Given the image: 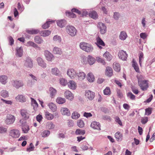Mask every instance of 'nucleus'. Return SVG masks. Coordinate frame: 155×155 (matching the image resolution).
<instances>
[{
	"mask_svg": "<svg viewBox=\"0 0 155 155\" xmlns=\"http://www.w3.org/2000/svg\"><path fill=\"white\" fill-rule=\"evenodd\" d=\"M46 127L48 129H51L54 128V126L52 122H50L47 123Z\"/></svg>",
	"mask_w": 155,
	"mask_h": 155,
	"instance_id": "nucleus-52",
	"label": "nucleus"
},
{
	"mask_svg": "<svg viewBox=\"0 0 155 155\" xmlns=\"http://www.w3.org/2000/svg\"><path fill=\"white\" fill-rule=\"evenodd\" d=\"M85 134L84 130H82L79 129H77L75 131V134L77 135H84Z\"/></svg>",
	"mask_w": 155,
	"mask_h": 155,
	"instance_id": "nucleus-48",
	"label": "nucleus"
},
{
	"mask_svg": "<svg viewBox=\"0 0 155 155\" xmlns=\"http://www.w3.org/2000/svg\"><path fill=\"white\" fill-rule=\"evenodd\" d=\"M127 96L131 100H134L135 99V95L131 92L128 93L127 94Z\"/></svg>",
	"mask_w": 155,
	"mask_h": 155,
	"instance_id": "nucleus-59",
	"label": "nucleus"
},
{
	"mask_svg": "<svg viewBox=\"0 0 155 155\" xmlns=\"http://www.w3.org/2000/svg\"><path fill=\"white\" fill-rule=\"evenodd\" d=\"M7 77L5 75L0 76V82L3 84H5L7 82Z\"/></svg>",
	"mask_w": 155,
	"mask_h": 155,
	"instance_id": "nucleus-37",
	"label": "nucleus"
},
{
	"mask_svg": "<svg viewBox=\"0 0 155 155\" xmlns=\"http://www.w3.org/2000/svg\"><path fill=\"white\" fill-rule=\"evenodd\" d=\"M21 114L22 117L27 119L29 118L30 114L26 110L22 109L21 110Z\"/></svg>",
	"mask_w": 155,
	"mask_h": 155,
	"instance_id": "nucleus-17",
	"label": "nucleus"
},
{
	"mask_svg": "<svg viewBox=\"0 0 155 155\" xmlns=\"http://www.w3.org/2000/svg\"><path fill=\"white\" fill-rule=\"evenodd\" d=\"M79 46L80 48L87 52H91L93 49L92 46L91 45L84 42L80 43Z\"/></svg>",
	"mask_w": 155,
	"mask_h": 155,
	"instance_id": "nucleus-2",
	"label": "nucleus"
},
{
	"mask_svg": "<svg viewBox=\"0 0 155 155\" xmlns=\"http://www.w3.org/2000/svg\"><path fill=\"white\" fill-rule=\"evenodd\" d=\"M16 100L20 102H24L26 101V98L22 95H18L15 98Z\"/></svg>",
	"mask_w": 155,
	"mask_h": 155,
	"instance_id": "nucleus-22",
	"label": "nucleus"
},
{
	"mask_svg": "<svg viewBox=\"0 0 155 155\" xmlns=\"http://www.w3.org/2000/svg\"><path fill=\"white\" fill-rule=\"evenodd\" d=\"M57 25L61 28L64 27L66 24V21L64 20H58L57 21Z\"/></svg>",
	"mask_w": 155,
	"mask_h": 155,
	"instance_id": "nucleus-30",
	"label": "nucleus"
},
{
	"mask_svg": "<svg viewBox=\"0 0 155 155\" xmlns=\"http://www.w3.org/2000/svg\"><path fill=\"white\" fill-rule=\"evenodd\" d=\"M78 78L80 80H82L85 78L86 75L83 72H80L78 74Z\"/></svg>",
	"mask_w": 155,
	"mask_h": 155,
	"instance_id": "nucleus-40",
	"label": "nucleus"
},
{
	"mask_svg": "<svg viewBox=\"0 0 155 155\" xmlns=\"http://www.w3.org/2000/svg\"><path fill=\"white\" fill-rule=\"evenodd\" d=\"M37 61L38 65L42 68H45L46 67V64L44 60L41 57H38Z\"/></svg>",
	"mask_w": 155,
	"mask_h": 155,
	"instance_id": "nucleus-16",
	"label": "nucleus"
},
{
	"mask_svg": "<svg viewBox=\"0 0 155 155\" xmlns=\"http://www.w3.org/2000/svg\"><path fill=\"white\" fill-rule=\"evenodd\" d=\"M105 74L109 77H111L113 75V70L111 67L108 66L106 68Z\"/></svg>",
	"mask_w": 155,
	"mask_h": 155,
	"instance_id": "nucleus-19",
	"label": "nucleus"
},
{
	"mask_svg": "<svg viewBox=\"0 0 155 155\" xmlns=\"http://www.w3.org/2000/svg\"><path fill=\"white\" fill-rule=\"evenodd\" d=\"M143 78V77L142 76H139L138 78V84L140 87L142 91H144L147 90L148 87V81L147 80H143L142 79Z\"/></svg>",
	"mask_w": 155,
	"mask_h": 155,
	"instance_id": "nucleus-1",
	"label": "nucleus"
},
{
	"mask_svg": "<svg viewBox=\"0 0 155 155\" xmlns=\"http://www.w3.org/2000/svg\"><path fill=\"white\" fill-rule=\"evenodd\" d=\"M68 75L71 78L73 79L76 76V73L75 70L73 68L69 69L67 72Z\"/></svg>",
	"mask_w": 155,
	"mask_h": 155,
	"instance_id": "nucleus-8",
	"label": "nucleus"
},
{
	"mask_svg": "<svg viewBox=\"0 0 155 155\" xmlns=\"http://www.w3.org/2000/svg\"><path fill=\"white\" fill-rule=\"evenodd\" d=\"M49 91L50 97L52 98H54L57 93V91L53 88L51 87L49 88Z\"/></svg>",
	"mask_w": 155,
	"mask_h": 155,
	"instance_id": "nucleus-26",
	"label": "nucleus"
},
{
	"mask_svg": "<svg viewBox=\"0 0 155 155\" xmlns=\"http://www.w3.org/2000/svg\"><path fill=\"white\" fill-rule=\"evenodd\" d=\"M68 87L71 89L72 90L75 89L77 87V84L73 81H70L68 83Z\"/></svg>",
	"mask_w": 155,
	"mask_h": 155,
	"instance_id": "nucleus-18",
	"label": "nucleus"
},
{
	"mask_svg": "<svg viewBox=\"0 0 155 155\" xmlns=\"http://www.w3.org/2000/svg\"><path fill=\"white\" fill-rule=\"evenodd\" d=\"M78 125L80 127H82L84 126V123L83 121L81 120H79L77 122Z\"/></svg>",
	"mask_w": 155,
	"mask_h": 155,
	"instance_id": "nucleus-58",
	"label": "nucleus"
},
{
	"mask_svg": "<svg viewBox=\"0 0 155 155\" xmlns=\"http://www.w3.org/2000/svg\"><path fill=\"white\" fill-rule=\"evenodd\" d=\"M51 73L55 75L58 76L60 75V71L57 68H52L51 71Z\"/></svg>",
	"mask_w": 155,
	"mask_h": 155,
	"instance_id": "nucleus-29",
	"label": "nucleus"
},
{
	"mask_svg": "<svg viewBox=\"0 0 155 155\" xmlns=\"http://www.w3.org/2000/svg\"><path fill=\"white\" fill-rule=\"evenodd\" d=\"M45 117L48 120H51L54 118L53 114L50 113L48 111L46 110L45 112Z\"/></svg>",
	"mask_w": 155,
	"mask_h": 155,
	"instance_id": "nucleus-21",
	"label": "nucleus"
},
{
	"mask_svg": "<svg viewBox=\"0 0 155 155\" xmlns=\"http://www.w3.org/2000/svg\"><path fill=\"white\" fill-rule=\"evenodd\" d=\"M132 66L134 68L135 71L137 72H140V70L137 63L136 62L134 59L132 61Z\"/></svg>",
	"mask_w": 155,
	"mask_h": 155,
	"instance_id": "nucleus-31",
	"label": "nucleus"
},
{
	"mask_svg": "<svg viewBox=\"0 0 155 155\" xmlns=\"http://www.w3.org/2000/svg\"><path fill=\"white\" fill-rule=\"evenodd\" d=\"M9 135L13 138H18L20 135V133L18 130L13 129L11 130L9 132Z\"/></svg>",
	"mask_w": 155,
	"mask_h": 155,
	"instance_id": "nucleus-5",
	"label": "nucleus"
},
{
	"mask_svg": "<svg viewBox=\"0 0 155 155\" xmlns=\"http://www.w3.org/2000/svg\"><path fill=\"white\" fill-rule=\"evenodd\" d=\"M15 119V117L14 115L10 114H7L5 122L7 125L11 124L14 122Z\"/></svg>",
	"mask_w": 155,
	"mask_h": 155,
	"instance_id": "nucleus-4",
	"label": "nucleus"
},
{
	"mask_svg": "<svg viewBox=\"0 0 155 155\" xmlns=\"http://www.w3.org/2000/svg\"><path fill=\"white\" fill-rule=\"evenodd\" d=\"M91 127L94 129L98 130H100L101 125L99 122L96 121H93L91 123Z\"/></svg>",
	"mask_w": 155,
	"mask_h": 155,
	"instance_id": "nucleus-15",
	"label": "nucleus"
},
{
	"mask_svg": "<svg viewBox=\"0 0 155 155\" xmlns=\"http://www.w3.org/2000/svg\"><path fill=\"white\" fill-rule=\"evenodd\" d=\"M80 116V114L77 112H74L72 114V118L73 119H77Z\"/></svg>",
	"mask_w": 155,
	"mask_h": 155,
	"instance_id": "nucleus-46",
	"label": "nucleus"
},
{
	"mask_svg": "<svg viewBox=\"0 0 155 155\" xmlns=\"http://www.w3.org/2000/svg\"><path fill=\"white\" fill-rule=\"evenodd\" d=\"M54 22V21L49 20L47 21L42 26V27L43 29H46L49 27L50 25L52 24Z\"/></svg>",
	"mask_w": 155,
	"mask_h": 155,
	"instance_id": "nucleus-28",
	"label": "nucleus"
},
{
	"mask_svg": "<svg viewBox=\"0 0 155 155\" xmlns=\"http://www.w3.org/2000/svg\"><path fill=\"white\" fill-rule=\"evenodd\" d=\"M98 28L100 29V32L102 34H104L106 31V27L104 24L99 22L98 25Z\"/></svg>",
	"mask_w": 155,
	"mask_h": 155,
	"instance_id": "nucleus-9",
	"label": "nucleus"
},
{
	"mask_svg": "<svg viewBox=\"0 0 155 155\" xmlns=\"http://www.w3.org/2000/svg\"><path fill=\"white\" fill-rule=\"evenodd\" d=\"M73 12H66V15L68 17L70 18H75L76 17V15L73 13Z\"/></svg>",
	"mask_w": 155,
	"mask_h": 155,
	"instance_id": "nucleus-43",
	"label": "nucleus"
},
{
	"mask_svg": "<svg viewBox=\"0 0 155 155\" xmlns=\"http://www.w3.org/2000/svg\"><path fill=\"white\" fill-rule=\"evenodd\" d=\"M32 104L34 107V108L35 110L38 107V104L36 101L34 99L31 98Z\"/></svg>",
	"mask_w": 155,
	"mask_h": 155,
	"instance_id": "nucleus-44",
	"label": "nucleus"
},
{
	"mask_svg": "<svg viewBox=\"0 0 155 155\" xmlns=\"http://www.w3.org/2000/svg\"><path fill=\"white\" fill-rule=\"evenodd\" d=\"M27 32L30 34H36L39 32V30L37 29H32L30 30H27Z\"/></svg>",
	"mask_w": 155,
	"mask_h": 155,
	"instance_id": "nucleus-38",
	"label": "nucleus"
},
{
	"mask_svg": "<svg viewBox=\"0 0 155 155\" xmlns=\"http://www.w3.org/2000/svg\"><path fill=\"white\" fill-rule=\"evenodd\" d=\"M45 55L46 59L49 61H51L54 58L53 55L48 51H45Z\"/></svg>",
	"mask_w": 155,
	"mask_h": 155,
	"instance_id": "nucleus-7",
	"label": "nucleus"
},
{
	"mask_svg": "<svg viewBox=\"0 0 155 155\" xmlns=\"http://www.w3.org/2000/svg\"><path fill=\"white\" fill-rule=\"evenodd\" d=\"M96 60L97 61L100 62L102 63L104 65L106 63L104 61L103 59H102L99 58V57H97L96 58Z\"/></svg>",
	"mask_w": 155,
	"mask_h": 155,
	"instance_id": "nucleus-63",
	"label": "nucleus"
},
{
	"mask_svg": "<svg viewBox=\"0 0 155 155\" xmlns=\"http://www.w3.org/2000/svg\"><path fill=\"white\" fill-rule=\"evenodd\" d=\"M89 16L90 17L93 19H96L98 17L97 13L94 11H93L89 13Z\"/></svg>",
	"mask_w": 155,
	"mask_h": 155,
	"instance_id": "nucleus-42",
	"label": "nucleus"
},
{
	"mask_svg": "<svg viewBox=\"0 0 155 155\" xmlns=\"http://www.w3.org/2000/svg\"><path fill=\"white\" fill-rule=\"evenodd\" d=\"M64 96L65 98L70 100H72L74 98V96L72 93L69 90L66 91L64 93Z\"/></svg>",
	"mask_w": 155,
	"mask_h": 155,
	"instance_id": "nucleus-10",
	"label": "nucleus"
},
{
	"mask_svg": "<svg viewBox=\"0 0 155 155\" xmlns=\"http://www.w3.org/2000/svg\"><path fill=\"white\" fill-rule=\"evenodd\" d=\"M17 51V55L18 56L21 57L22 56L23 54V49L21 47L19 48H17L16 49Z\"/></svg>",
	"mask_w": 155,
	"mask_h": 155,
	"instance_id": "nucleus-41",
	"label": "nucleus"
},
{
	"mask_svg": "<svg viewBox=\"0 0 155 155\" xmlns=\"http://www.w3.org/2000/svg\"><path fill=\"white\" fill-rule=\"evenodd\" d=\"M152 108L151 107H148L145 109V115H149L150 114L152 113Z\"/></svg>",
	"mask_w": 155,
	"mask_h": 155,
	"instance_id": "nucleus-51",
	"label": "nucleus"
},
{
	"mask_svg": "<svg viewBox=\"0 0 155 155\" xmlns=\"http://www.w3.org/2000/svg\"><path fill=\"white\" fill-rule=\"evenodd\" d=\"M51 33V31L48 30L42 31L40 33L41 35L43 37H46L48 36Z\"/></svg>",
	"mask_w": 155,
	"mask_h": 155,
	"instance_id": "nucleus-35",
	"label": "nucleus"
},
{
	"mask_svg": "<svg viewBox=\"0 0 155 155\" xmlns=\"http://www.w3.org/2000/svg\"><path fill=\"white\" fill-rule=\"evenodd\" d=\"M53 40L56 42H60L61 41V39L60 36L56 35L53 37Z\"/></svg>",
	"mask_w": 155,
	"mask_h": 155,
	"instance_id": "nucleus-57",
	"label": "nucleus"
},
{
	"mask_svg": "<svg viewBox=\"0 0 155 155\" xmlns=\"http://www.w3.org/2000/svg\"><path fill=\"white\" fill-rule=\"evenodd\" d=\"M120 16V14L118 12H115L114 13V18L115 20H118Z\"/></svg>",
	"mask_w": 155,
	"mask_h": 155,
	"instance_id": "nucleus-64",
	"label": "nucleus"
},
{
	"mask_svg": "<svg viewBox=\"0 0 155 155\" xmlns=\"http://www.w3.org/2000/svg\"><path fill=\"white\" fill-rule=\"evenodd\" d=\"M53 53L54 54L61 55L62 54V51L60 48L55 47L53 50Z\"/></svg>",
	"mask_w": 155,
	"mask_h": 155,
	"instance_id": "nucleus-36",
	"label": "nucleus"
},
{
	"mask_svg": "<svg viewBox=\"0 0 155 155\" xmlns=\"http://www.w3.org/2000/svg\"><path fill=\"white\" fill-rule=\"evenodd\" d=\"M115 137L116 140L118 141H120L122 140L123 135L119 132H117L115 134Z\"/></svg>",
	"mask_w": 155,
	"mask_h": 155,
	"instance_id": "nucleus-23",
	"label": "nucleus"
},
{
	"mask_svg": "<svg viewBox=\"0 0 155 155\" xmlns=\"http://www.w3.org/2000/svg\"><path fill=\"white\" fill-rule=\"evenodd\" d=\"M50 134V132L49 130H45L41 134L42 136L43 137H46L48 136Z\"/></svg>",
	"mask_w": 155,
	"mask_h": 155,
	"instance_id": "nucleus-53",
	"label": "nucleus"
},
{
	"mask_svg": "<svg viewBox=\"0 0 155 155\" xmlns=\"http://www.w3.org/2000/svg\"><path fill=\"white\" fill-rule=\"evenodd\" d=\"M118 56L119 58L123 60H125L127 58V55L126 52L121 50L118 53Z\"/></svg>",
	"mask_w": 155,
	"mask_h": 155,
	"instance_id": "nucleus-11",
	"label": "nucleus"
},
{
	"mask_svg": "<svg viewBox=\"0 0 155 155\" xmlns=\"http://www.w3.org/2000/svg\"><path fill=\"white\" fill-rule=\"evenodd\" d=\"M12 84L17 88H18L20 87H22L23 85V82L21 81H14L12 82Z\"/></svg>",
	"mask_w": 155,
	"mask_h": 155,
	"instance_id": "nucleus-14",
	"label": "nucleus"
},
{
	"mask_svg": "<svg viewBox=\"0 0 155 155\" xmlns=\"http://www.w3.org/2000/svg\"><path fill=\"white\" fill-rule=\"evenodd\" d=\"M56 102L59 104H62L66 102V100L64 98L61 97H58L56 99Z\"/></svg>",
	"mask_w": 155,
	"mask_h": 155,
	"instance_id": "nucleus-32",
	"label": "nucleus"
},
{
	"mask_svg": "<svg viewBox=\"0 0 155 155\" xmlns=\"http://www.w3.org/2000/svg\"><path fill=\"white\" fill-rule=\"evenodd\" d=\"M24 66L26 68H32L33 66L32 60L29 57H27L24 60Z\"/></svg>",
	"mask_w": 155,
	"mask_h": 155,
	"instance_id": "nucleus-6",
	"label": "nucleus"
},
{
	"mask_svg": "<svg viewBox=\"0 0 155 155\" xmlns=\"http://www.w3.org/2000/svg\"><path fill=\"white\" fill-rule=\"evenodd\" d=\"M60 82L61 84L63 86L66 85L68 83L66 80L63 78H61L60 79Z\"/></svg>",
	"mask_w": 155,
	"mask_h": 155,
	"instance_id": "nucleus-56",
	"label": "nucleus"
},
{
	"mask_svg": "<svg viewBox=\"0 0 155 155\" xmlns=\"http://www.w3.org/2000/svg\"><path fill=\"white\" fill-rule=\"evenodd\" d=\"M113 68L114 70L117 72H119L120 70V66L119 64L114 62L113 64Z\"/></svg>",
	"mask_w": 155,
	"mask_h": 155,
	"instance_id": "nucleus-27",
	"label": "nucleus"
},
{
	"mask_svg": "<svg viewBox=\"0 0 155 155\" xmlns=\"http://www.w3.org/2000/svg\"><path fill=\"white\" fill-rule=\"evenodd\" d=\"M148 120L147 117H144L142 118L141 120V122L143 124H145L147 123Z\"/></svg>",
	"mask_w": 155,
	"mask_h": 155,
	"instance_id": "nucleus-60",
	"label": "nucleus"
},
{
	"mask_svg": "<svg viewBox=\"0 0 155 155\" xmlns=\"http://www.w3.org/2000/svg\"><path fill=\"white\" fill-rule=\"evenodd\" d=\"M66 31L72 36H75L77 33V30L75 28L72 26H67L66 27Z\"/></svg>",
	"mask_w": 155,
	"mask_h": 155,
	"instance_id": "nucleus-3",
	"label": "nucleus"
},
{
	"mask_svg": "<svg viewBox=\"0 0 155 155\" xmlns=\"http://www.w3.org/2000/svg\"><path fill=\"white\" fill-rule=\"evenodd\" d=\"M139 61L140 64V66H141V64L142 62V60L143 59V52H140L139 53Z\"/></svg>",
	"mask_w": 155,
	"mask_h": 155,
	"instance_id": "nucleus-55",
	"label": "nucleus"
},
{
	"mask_svg": "<svg viewBox=\"0 0 155 155\" xmlns=\"http://www.w3.org/2000/svg\"><path fill=\"white\" fill-rule=\"evenodd\" d=\"M96 44L100 49H101V46H104L105 44L103 40L99 37H98L96 38Z\"/></svg>",
	"mask_w": 155,
	"mask_h": 155,
	"instance_id": "nucleus-13",
	"label": "nucleus"
},
{
	"mask_svg": "<svg viewBox=\"0 0 155 155\" xmlns=\"http://www.w3.org/2000/svg\"><path fill=\"white\" fill-rule=\"evenodd\" d=\"M34 148L35 147L33 143H31L30 144L29 146L27 148V151L28 152L32 151L34 150Z\"/></svg>",
	"mask_w": 155,
	"mask_h": 155,
	"instance_id": "nucleus-54",
	"label": "nucleus"
},
{
	"mask_svg": "<svg viewBox=\"0 0 155 155\" xmlns=\"http://www.w3.org/2000/svg\"><path fill=\"white\" fill-rule=\"evenodd\" d=\"M104 94L109 95L111 94V91L110 88L109 87H107L103 91Z\"/></svg>",
	"mask_w": 155,
	"mask_h": 155,
	"instance_id": "nucleus-47",
	"label": "nucleus"
},
{
	"mask_svg": "<svg viewBox=\"0 0 155 155\" xmlns=\"http://www.w3.org/2000/svg\"><path fill=\"white\" fill-rule=\"evenodd\" d=\"M22 130L25 133H27L29 130V127L28 126H24L22 128Z\"/></svg>",
	"mask_w": 155,
	"mask_h": 155,
	"instance_id": "nucleus-61",
	"label": "nucleus"
},
{
	"mask_svg": "<svg viewBox=\"0 0 155 155\" xmlns=\"http://www.w3.org/2000/svg\"><path fill=\"white\" fill-rule=\"evenodd\" d=\"M48 106L49 107L50 109L53 112H55L57 110L56 105L53 103L50 102L48 103Z\"/></svg>",
	"mask_w": 155,
	"mask_h": 155,
	"instance_id": "nucleus-20",
	"label": "nucleus"
},
{
	"mask_svg": "<svg viewBox=\"0 0 155 155\" xmlns=\"http://www.w3.org/2000/svg\"><path fill=\"white\" fill-rule=\"evenodd\" d=\"M127 35L126 33L124 31L121 32L119 35L120 39L122 40H124L127 37Z\"/></svg>",
	"mask_w": 155,
	"mask_h": 155,
	"instance_id": "nucleus-33",
	"label": "nucleus"
},
{
	"mask_svg": "<svg viewBox=\"0 0 155 155\" xmlns=\"http://www.w3.org/2000/svg\"><path fill=\"white\" fill-rule=\"evenodd\" d=\"M87 78L88 81L90 82H92L94 80V77L91 72H89L87 76Z\"/></svg>",
	"mask_w": 155,
	"mask_h": 155,
	"instance_id": "nucleus-25",
	"label": "nucleus"
},
{
	"mask_svg": "<svg viewBox=\"0 0 155 155\" xmlns=\"http://www.w3.org/2000/svg\"><path fill=\"white\" fill-rule=\"evenodd\" d=\"M61 112L62 115L69 116L70 113L69 110L67 108L62 107L61 110Z\"/></svg>",
	"mask_w": 155,
	"mask_h": 155,
	"instance_id": "nucleus-24",
	"label": "nucleus"
},
{
	"mask_svg": "<svg viewBox=\"0 0 155 155\" xmlns=\"http://www.w3.org/2000/svg\"><path fill=\"white\" fill-rule=\"evenodd\" d=\"M7 129L6 128L4 127L0 126V133H4L7 132Z\"/></svg>",
	"mask_w": 155,
	"mask_h": 155,
	"instance_id": "nucleus-62",
	"label": "nucleus"
},
{
	"mask_svg": "<svg viewBox=\"0 0 155 155\" xmlns=\"http://www.w3.org/2000/svg\"><path fill=\"white\" fill-rule=\"evenodd\" d=\"M103 57L108 61H110L112 58V56L107 51H106L103 54Z\"/></svg>",
	"mask_w": 155,
	"mask_h": 155,
	"instance_id": "nucleus-34",
	"label": "nucleus"
},
{
	"mask_svg": "<svg viewBox=\"0 0 155 155\" xmlns=\"http://www.w3.org/2000/svg\"><path fill=\"white\" fill-rule=\"evenodd\" d=\"M35 41L38 44H40L43 41V40L38 36H36L34 38Z\"/></svg>",
	"mask_w": 155,
	"mask_h": 155,
	"instance_id": "nucleus-45",
	"label": "nucleus"
},
{
	"mask_svg": "<svg viewBox=\"0 0 155 155\" xmlns=\"http://www.w3.org/2000/svg\"><path fill=\"white\" fill-rule=\"evenodd\" d=\"M1 95L4 97H6L8 96V93L6 91L3 90L1 92Z\"/></svg>",
	"mask_w": 155,
	"mask_h": 155,
	"instance_id": "nucleus-50",
	"label": "nucleus"
},
{
	"mask_svg": "<svg viewBox=\"0 0 155 155\" xmlns=\"http://www.w3.org/2000/svg\"><path fill=\"white\" fill-rule=\"evenodd\" d=\"M27 44L28 46H32L35 48H39L37 45L31 41H29L28 42Z\"/></svg>",
	"mask_w": 155,
	"mask_h": 155,
	"instance_id": "nucleus-49",
	"label": "nucleus"
},
{
	"mask_svg": "<svg viewBox=\"0 0 155 155\" xmlns=\"http://www.w3.org/2000/svg\"><path fill=\"white\" fill-rule=\"evenodd\" d=\"M95 61V59L93 57L89 55L88 58V62L90 65L93 64Z\"/></svg>",
	"mask_w": 155,
	"mask_h": 155,
	"instance_id": "nucleus-39",
	"label": "nucleus"
},
{
	"mask_svg": "<svg viewBox=\"0 0 155 155\" xmlns=\"http://www.w3.org/2000/svg\"><path fill=\"white\" fill-rule=\"evenodd\" d=\"M85 96L89 100H93L95 96L94 93L90 91H86Z\"/></svg>",
	"mask_w": 155,
	"mask_h": 155,
	"instance_id": "nucleus-12",
	"label": "nucleus"
}]
</instances>
